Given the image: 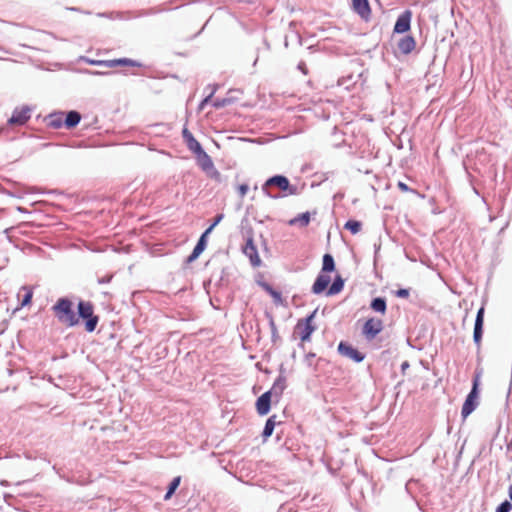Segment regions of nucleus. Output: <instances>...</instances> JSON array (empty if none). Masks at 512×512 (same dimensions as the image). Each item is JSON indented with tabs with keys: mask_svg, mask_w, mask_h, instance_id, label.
Segmentation results:
<instances>
[{
	"mask_svg": "<svg viewBox=\"0 0 512 512\" xmlns=\"http://www.w3.org/2000/svg\"><path fill=\"white\" fill-rule=\"evenodd\" d=\"M262 191L272 199L298 194L297 186L292 185L284 175H274L268 178L262 185Z\"/></svg>",
	"mask_w": 512,
	"mask_h": 512,
	"instance_id": "nucleus-1",
	"label": "nucleus"
},
{
	"mask_svg": "<svg viewBox=\"0 0 512 512\" xmlns=\"http://www.w3.org/2000/svg\"><path fill=\"white\" fill-rule=\"evenodd\" d=\"M51 309L60 323L68 327L76 326L79 323L73 309V302L68 297L59 298Z\"/></svg>",
	"mask_w": 512,
	"mask_h": 512,
	"instance_id": "nucleus-2",
	"label": "nucleus"
},
{
	"mask_svg": "<svg viewBox=\"0 0 512 512\" xmlns=\"http://www.w3.org/2000/svg\"><path fill=\"white\" fill-rule=\"evenodd\" d=\"M78 319L81 318L85 321V329L88 332H93L99 322V317L94 314L93 304L89 301H79L77 305Z\"/></svg>",
	"mask_w": 512,
	"mask_h": 512,
	"instance_id": "nucleus-3",
	"label": "nucleus"
},
{
	"mask_svg": "<svg viewBox=\"0 0 512 512\" xmlns=\"http://www.w3.org/2000/svg\"><path fill=\"white\" fill-rule=\"evenodd\" d=\"M31 108L24 105L20 108H15L12 116L8 119V124L11 126H22L31 118Z\"/></svg>",
	"mask_w": 512,
	"mask_h": 512,
	"instance_id": "nucleus-4",
	"label": "nucleus"
},
{
	"mask_svg": "<svg viewBox=\"0 0 512 512\" xmlns=\"http://www.w3.org/2000/svg\"><path fill=\"white\" fill-rule=\"evenodd\" d=\"M383 329V322L380 319L369 318L363 326L362 333L367 340H373Z\"/></svg>",
	"mask_w": 512,
	"mask_h": 512,
	"instance_id": "nucleus-5",
	"label": "nucleus"
},
{
	"mask_svg": "<svg viewBox=\"0 0 512 512\" xmlns=\"http://www.w3.org/2000/svg\"><path fill=\"white\" fill-rule=\"evenodd\" d=\"M338 352L342 356L352 359L356 363H360L365 359V354L354 348L352 345L345 341H341L338 344Z\"/></svg>",
	"mask_w": 512,
	"mask_h": 512,
	"instance_id": "nucleus-6",
	"label": "nucleus"
},
{
	"mask_svg": "<svg viewBox=\"0 0 512 512\" xmlns=\"http://www.w3.org/2000/svg\"><path fill=\"white\" fill-rule=\"evenodd\" d=\"M412 12L410 10L403 11L397 18L393 32L398 34L406 33L411 28Z\"/></svg>",
	"mask_w": 512,
	"mask_h": 512,
	"instance_id": "nucleus-7",
	"label": "nucleus"
},
{
	"mask_svg": "<svg viewBox=\"0 0 512 512\" xmlns=\"http://www.w3.org/2000/svg\"><path fill=\"white\" fill-rule=\"evenodd\" d=\"M243 253L249 258L250 264L253 267H259L261 265L262 261L252 237L247 238L246 244L243 247Z\"/></svg>",
	"mask_w": 512,
	"mask_h": 512,
	"instance_id": "nucleus-8",
	"label": "nucleus"
},
{
	"mask_svg": "<svg viewBox=\"0 0 512 512\" xmlns=\"http://www.w3.org/2000/svg\"><path fill=\"white\" fill-rule=\"evenodd\" d=\"M484 306L480 307L477 311L475 323H474V331H473V340L477 346H480L482 336H483V326H484Z\"/></svg>",
	"mask_w": 512,
	"mask_h": 512,
	"instance_id": "nucleus-9",
	"label": "nucleus"
},
{
	"mask_svg": "<svg viewBox=\"0 0 512 512\" xmlns=\"http://www.w3.org/2000/svg\"><path fill=\"white\" fill-rule=\"evenodd\" d=\"M478 396L479 393L474 391H470L466 396V399L463 403L461 415L463 418L468 417L478 406Z\"/></svg>",
	"mask_w": 512,
	"mask_h": 512,
	"instance_id": "nucleus-10",
	"label": "nucleus"
},
{
	"mask_svg": "<svg viewBox=\"0 0 512 512\" xmlns=\"http://www.w3.org/2000/svg\"><path fill=\"white\" fill-rule=\"evenodd\" d=\"M271 392H264L261 396H259L256 400V410L257 413L261 416H264L269 413L272 402Z\"/></svg>",
	"mask_w": 512,
	"mask_h": 512,
	"instance_id": "nucleus-11",
	"label": "nucleus"
},
{
	"mask_svg": "<svg viewBox=\"0 0 512 512\" xmlns=\"http://www.w3.org/2000/svg\"><path fill=\"white\" fill-rule=\"evenodd\" d=\"M331 282V278L329 275L320 272L311 288L313 294L319 295L323 293L326 289L328 290V285Z\"/></svg>",
	"mask_w": 512,
	"mask_h": 512,
	"instance_id": "nucleus-12",
	"label": "nucleus"
},
{
	"mask_svg": "<svg viewBox=\"0 0 512 512\" xmlns=\"http://www.w3.org/2000/svg\"><path fill=\"white\" fill-rule=\"evenodd\" d=\"M352 9L364 20H368L371 15V8L368 0H352Z\"/></svg>",
	"mask_w": 512,
	"mask_h": 512,
	"instance_id": "nucleus-13",
	"label": "nucleus"
},
{
	"mask_svg": "<svg viewBox=\"0 0 512 512\" xmlns=\"http://www.w3.org/2000/svg\"><path fill=\"white\" fill-rule=\"evenodd\" d=\"M194 155L196 157L197 164L204 172L209 173L210 170H213L214 163L203 148H201L199 152H195Z\"/></svg>",
	"mask_w": 512,
	"mask_h": 512,
	"instance_id": "nucleus-14",
	"label": "nucleus"
},
{
	"mask_svg": "<svg viewBox=\"0 0 512 512\" xmlns=\"http://www.w3.org/2000/svg\"><path fill=\"white\" fill-rule=\"evenodd\" d=\"M286 387H287L286 377L284 376L283 372L281 371L279 376L274 381L273 386L271 387L270 390H268V392H271V395L278 400L281 397L284 390L286 389Z\"/></svg>",
	"mask_w": 512,
	"mask_h": 512,
	"instance_id": "nucleus-15",
	"label": "nucleus"
},
{
	"mask_svg": "<svg viewBox=\"0 0 512 512\" xmlns=\"http://www.w3.org/2000/svg\"><path fill=\"white\" fill-rule=\"evenodd\" d=\"M182 137L187 146V148L194 154L195 152H199L202 148L201 144L195 139L193 134L187 129L183 128Z\"/></svg>",
	"mask_w": 512,
	"mask_h": 512,
	"instance_id": "nucleus-16",
	"label": "nucleus"
},
{
	"mask_svg": "<svg viewBox=\"0 0 512 512\" xmlns=\"http://www.w3.org/2000/svg\"><path fill=\"white\" fill-rule=\"evenodd\" d=\"M316 310L305 318V324L300 332V339L304 341L310 340L311 334L314 332L315 327L312 325V321L315 317Z\"/></svg>",
	"mask_w": 512,
	"mask_h": 512,
	"instance_id": "nucleus-17",
	"label": "nucleus"
},
{
	"mask_svg": "<svg viewBox=\"0 0 512 512\" xmlns=\"http://www.w3.org/2000/svg\"><path fill=\"white\" fill-rule=\"evenodd\" d=\"M415 46V39L410 35L403 36L401 39H399L397 43L399 51L405 55L411 53L414 50Z\"/></svg>",
	"mask_w": 512,
	"mask_h": 512,
	"instance_id": "nucleus-18",
	"label": "nucleus"
},
{
	"mask_svg": "<svg viewBox=\"0 0 512 512\" xmlns=\"http://www.w3.org/2000/svg\"><path fill=\"white\" fill-rule=\"evenodd\" d=\"M81 121V114L76 110H70L64 114V126L67 129L76 127Z\"/></svg>",
	"mask_w": 512,
	"mask_h": 512,
	"instance_id": "nucleus-19",
	"label": "nucleus"
},
{
	"mask_svg": "<svg viewBox=\"0 0 512 512\" xmlns=\"http://www.w3.org/2000/svg\"><path fill=\"white\" fill-rule=\"evenodd\" d=\"M117 66L141 67V63L129 58H118L108 60V68H114Z\"/></svg>",
	"mask_w": 512,
	"mask_h": 512,
	"instance_id": "nucleus-20",
	"label": "nucleus"
},
{
	"mask_svg": "<svg viewBox=\"0 0 512 512\" xmlns=\"http://www.w3.org/2000/svg\"><path fill=\"white\" fill-rule=\"evenodd\" d=\"M259 286L267 292L274 300L276 304L282 303L281 292L275 290L269 283L265 281L258 282Z\"/></svg>",
	"mask_w": 512,
	"mask_h": 512,
	"instance_id": "nucleus-21",
	"label": "nucleus"
},
{
	"mask_svg": "<svg viewBox=\"0 0 512 512\" xmlns=\"http://www.w3.org/2000/svg\"><path fill=\"white\" fill-rule=\"evenodd\" d=\"M206 246H207V240L198 239L192 253L187 257L186 262L192 263L193 261H195L201 255V253L205 250Z\"/></svg>",
	"mask_w": 512,
	"mask_h": 512,
	"instance_id": "nucleus-22",
	"label": "nucleus"
},
{
	"mask_svg": "<svg viewBox=\"0 0 512 512\" xmlns=\"http://www.w3.org/2000/svg\"><path fill=\"white\" fill-rule=\"evenodd\" d=\"M48 126L54 129H59L64 126V113H52L48 116Z\"/></svg>",
	"mask_w": 512,
	"mask_h": 512,
	"instance_id": "nucleus-23",
	"label": "nucleus"
},
{
	"mask_svg": "<svg viewBox=\"0 0 512 512\" xmlns=\"http://www.w3.org/2000/svg\"><path fill=\"white\" fill-rule=\"evenodd\" d=\"M344 288V279L340 276V275H337L331 286L328 288L326 294L328 296H332V295H336L338 294L339 292H341Z\"/></svg>",
	"mask_w": 512,
	"mask_h": 512,
	"instance_id": "nucleus-24",
	"label": "nucleus"
},
{
	"mask_svg": "<svg viewBox=\"0 0 512 512\" xmlns=\"http://www.w3.org/2000/svg\"><path fill=\"white\" fill-rule=\"evenodd\" d=\"M276 418H277L276 415H272L266 420L264 429L262 431V437L264 440H267L273 434L274 428H275L276 424L278 423L276 421Z\"/></svg>",
	"mask_w": 512,
	"mask_h": 512,
	"instance_id": "nucleus-25",
	"label": "nucleus"
},
{
	"mask_svg": "<svg viewBox=\"0 0 512 512\" xmlns=\"http://www.w3.org/2000/svg\"><path fill=\"white\" fill-rule=\"evenodd\" d=\"M334 270H335V261H334L333 256L329 253L324 254L323 258H322L321 272L327 274V273L333 272Z\"/></svg>",
	"mask_w": 512,
	"mask_h": 512,
	"instance_id": "nucleus-26",
	"label": "nucleus"
},
{
	"mask_svg": "<svg viewBox=\"0 0 512 512\" xmlns=\"http://www.w3.org/2000/svg\"><path fill=\"white\" fill-rule=\"evenodd\" d=\"M373 311L384 314L387 309L386 299L384 297H375L370 303Z\"/></svg>",
	"mask_w": 512,
	"mask_h": 512,
	"instance_id": "nucleus-27",
	"label": "nucleus"
},
{
	"mask_svg": "<svg viewBox=\"0 0 512 512\" xmlns=\"http://www.w3.org/2000/svg\"><path fill=\"white\" fill-rule=\"evenodd\" d=\"M311 220V215L309 212H304L299 214L297 217L291 219L289 221L290 225H296L297 223L300 224L301 227H306L309 225Z\"/></svg>",
	"mask_w": 512,
	"mask_h": 512,
	"instance_id": "nucleus-28",
	"label": "nucleus"
},
{
	"mask_svg": "<svg viewBox=\"0 0 512 512\" xmlns=\"http://www.w3.org/2000/svg\"><path fill=\"white\" fill-rule=\"evenodd\" d=\"M180 482H181V477L180 476H176L172 479V481L169 483L168 485V489L164 495V500L167 501L169 500L173 494L175 493V491L177 490V488L179 487L180 485Z\"/></svg>",
	"mask_w": 512,
	"mask_h": 512,
	"instance_id": "nucleus-29",
	"label": "nucleus"
},
{
	"mask_svg": "<svg viewBox=\"0 0 512 512\" xmlns=\"http://www.w3.org/2000/svg\"><path fill=\"white\" fill-rule=\"evenodd\" d=\"M21 291L24 292L20 302L21 307L29 305L33 298V289L30 286H22Z\"/></svg>",
	"mask_w": 512,
	"mask_h": 512,
	"instance_id": "nucleus-30",
	"label": "nucleus"
},
{
	"mask_svg": "<svg viewBox=\"0 0 512 512\" xmlns=\"http://www.w3.org/2000/svg\"><path fill=\"white\" fill-rule=\"evenodd\" d=\"M235 101H236L235 98L227 96V97H224V98H216L213 101L212 105H213L214 108L220 109V108H224L226 106H229V105L233 104Z\"/></svg>",
	"mask_w": 512,
	"mask_h": 512,
	"instance_id": "nucleus-31",
	"label": "nucleus"
},
{
	"mask_svg": "<svg viewBox=\"0 0 512 512\" xmlns=\"http://www.w3.org/2000/svg\"><path fill=\"white\" fill-rule=\"evenodd\" d=\"M361 227L362 223L355 219L348 220L344 225V228L349 230L352 234H357L361 230Z\"/></svg>",
	"mask_w": 512,
	"mask_h": 512,
	"instance_id": "nucleus-32",
	"label": "nucleus"
},
{
	"mask_svg": "<svg viewBox=\"0 0 512 512\" xmlns=\"http://www.w3.org/2000/svg\"><path fill=\"white\" fill-rule=\"evenodd\" d=\"M80 61L86 62L90 65L101 66L108 68V60H95L85 56L80 57Z\"/></svg>",
	"mask_w": 512,
	"mask_h": 512,
	"instance_id": "nucleus-33",
	"label": "nucleus"
},
{
	"mask_svg": "<svg viewBox=\"0 0 512 512\" xmlns=\"http://www.w3.org/2000/svg\"><path fill=\"white\" fill-rule=\"evenodd\" d=\"M79 72L86 74V75H93V76H105V75H110L113 73L111 71H97V70H90V69H81V70H79Z\"/></svg>",
	"mask_w": 512,
	"mask_h": 512,
	"instance_id": "nucleus-34",
	"label": "nucleus"
},
{
	"mask_svg": "<svg viewBox=\"0 0 512 512\" xmlns=\"http://www.w3.org/2000/svg\"><path fill=\"white\" fill-rule=\"evenodd\" d=\"M511 510H512V503L508 500H504L497 506L495 512H511Z\"/></svg>",
	"mask_w": 512,
	"mask_h": 512,
	"instance_id": "nucleus-35",
	"label": "nucleus"
},
{
	"mask_svg": "<svg viewBox=\"0 0 512 512\" xmlns=\"http://www.w3.org/2000/svg\"><path fill=\"white\" fill-rule=\"evenodd\" d=\"M269 325H270L271 334H272V341L276 342V340L279 338V336H278L276 324L272 317H270Z\"/></svg>",
	"mask_w": 512,
	"mask_h": 512,
	"instance_id": "nucleus-36",
	"label": "nucleus"
},
{
	"mask_svg": "<svg viewBox=\"0 0 512 512\" xmlns=\"http://www.w3.org/2000/svg\"><path fill=\"white\" fill-rule=\"evenodd\" d=\"M481 371H476L475 376L473 378L472 388L470 391H474L479 393V382H480Z\"/></svg>",
	"mask_w": 512,
	"mask_h": 512,
	"instance_id": "nucleus-37",
	"label": "nucleus"
},
{
	"mask_svg": "<svg viewBox=\"0 0 512 512\" xmlns=\"http://www.w3.org/2000/svg\"><path fill=\"white\" fill-rule=\"evenodd\" d=\"M207 175L210 178L215 179L216 181L221 180V174L218 170L215 169V167H213V170H210L209 173H207Z\"/></svg>",
	"mask_w": 512,
	"mask_h": 512,
	"instance_id": "nucleus-38",
	"label": "nucleus"
},
{
	"mask_svg": "<svg viewBox=\"0 0 512 512\" xmlns=\"http://www.w3.org/2000/svg\"><path fill=\"white\" fill-rule=\"evenodd\" d=\"M409 290L405 288H401L395 292V295L399 298H407L409 296Z\"/></svg>",
	"mask_w": 512,
	"mask_h": 512,
	"instance_id": "nucleus-39",
	"label": "nucleus"
},
{
	"mask_svg": "<svg viewBox=\"0 0 512 512\" xmlns=\"http://www.w3.org/2000/svg\"><path fill=\"white\" fill-rule=\"evenodd\" d=\"M219 85L218 84H209L206 86L205 90H209L208 94H211V98H213L214 94L218 90Z\"/></svg>",
	"mask_w": 512,
	"mask_h": 512,
	"instance_id": "nucleus-40",
	"label": "nucleus"
},
{
	"mask_svg": "<svg viewBox=\"0 0 512 512\" xmlns=\"http://www.w3.org/2000/svg\"><path fill=\"white\" fill-rule=\"evenodd\" d=\"M249 190V186L247 184H241L238 187V191L241 197H244Z\"/></svg>",
	"mask_w": 512,
	"mask_h": 512,
	"instance_id": "nucleus-41",
	"label": "nucleus"
},
{
	"mask_svg": "<svg viewBox=\"0 0 512 512\" xmlns=\"http://www.w3.org/2000/svg\"><path fill=\"white\" fill-rule=\"evenodd\" d=\"M211 94H207L206 97L200 102L199 110H203L204 107L211 101Z\"/></svg>",
	"mask_w": 512,
	"mask_h": 512,
	"instance_id": "nucleus-42",
	"label": "nucleus"
},
{
	"mask_svg": "<svg viewBox=\"0 0 512 512\" xmlns=\"http://www.w3.org/2000/svg\"><path fill=\"white\" fill-rule=\"evenodd\" d=\"M224 215L223 214H218L216 215L214 221L212 222L211 225H214V228L221 222V220L223 219Z\"/></svg>",
	"mask_w": 512,
	"mask_h": 512,
	"instance_id": "nucleus-43",
	"label": "nucleus"
},
{
	"mask_svg": "<svg viewBox=\"0 0 512 512\" xmlns=\"http://www.w3.org/2000/svg\"><path fill=\"white\" fill-rule=\"evenodd\" d=\"M398 188L404 192L410 191V188L407 186V184L401 181L398 182Z\"/></svg>",
	"mask_w": 512,
	"mask_h": 512,
	"instance_id": "nucleus-44",
	"label": "nucleus"
},
{
	"mask_svg": "<svg viewBox=\"0 0 512 512\" xmlns=\"http://www.w3.org/2000/svg\"><path fill=\"white\" fill-rule=\"evenodd\" d=\"M315 357V354L314 353H308L306 356H305V361L306 363L311 366L312 365V359Z\"/></svg>",
	"mask_w": 512,
	"mask_h": 512,
	"instance_id": "nucleus-45",
	"label": "nucleus"
},
{
	"mask_svg": "<svg viewBox=\"0 0 512 512\" xmlns=\"http://www.w3.org/2000/svg\"><path fill=\"white\" fill-rule=\"evenodd\" d=\"M298 69L303 72L304 74H307V67H306V64L305 62L301 61L299 62L298 64Z\"/></svg>",
	"mask_w": 512,
	"mask_h": 512,
	"instance_id": "nucleus-46",
	"label": "nucleus"
},
{
	"mask_svg": "<svg viewBox=\"0 0 512 512\" xmlns=\"http://www.w3.org/2000/svg\"><path fill=\"white\" fill-rule=\"evenodd\" d=\"M111 279H112L111 275L110 276H105V277L99 278L98 282L100 284L109 283L111 281Z\"/></svg>",
	"mask_w": 512,
	"mask_h": 512,
	"instance_id": "nucleus-47",
	"label": "nucleus"
},
{
	"mask_svg": "<svg viewBox=\"0 0 512 512\" xmlns=\"http://www.w3.org/2000/svg\"><path fill=\"white\" fill-rule=\"evenodd\" d=\"M410 367V364L408 361H404L402 364H401V371L402 372H405L406 369H408Z\"/></svg>",
	"mask_w": 512,
	"mask_h": 512,
	"instance_id": "nucleus-48",
	"label": "nucleus"
},
{
	"mask_svg": "<svg viewBox=\"0 0 512 512\" xmlns=\"http://www.w3.org/2000/svg\"><path fill=\"white\" fill-rule=\"evenodd\" d=\"M208 235H209V234H208L207 232H203V233L201 234V236H200V238H199V239H200V240H207Z\"/></svg>",
	"mask_w": 512,
	"mask_h": 512,
	"instance_id": "nucleus-49",
	"label": "nucleus"
},
{
	"mask_svg": "<svg viewBox=\"0 0 512 512\" xmlns=\"http://www.w3.org/2000/svg\"><path fill=\"white\" fill-rule=\"evenodd\" d=\"M208 235H209V234H208L207 232H203V233L201 234V236H200V238H199V239H200V240H207Z\"/></svg>",
	"mask_w": 512,
	"mask_h": 512,
	"instance_id": "nucleus-50",
	"label": "nucleus"
},
{
	"mask_svg": "<svg viewBox=\"0 0 512 512\" xmlns=\"http://www.w3.org/2000/svg\"><path fill=\"white\" fill-rule=\"evenodd\" d=\"M214 229V225H210L204 232H207L208 234H210Z\"/></svg>",
	"mask_w": 512,
	"mask_h": 512,
	"instance_id": "nucleus-51",
	"label": "nucleus"
},
{
	"mask_svg": "<svg viewBox=\"0 0 512 512\" xmlns=\"http://www.w3.org/2000/svg\"><path fill=\"white\" fill-rule=\"evenodd\" d=\"M508 495H509L510 500L512 501V484L509 486Z\"/></svg>",
	"mask_w": 512,
	"mask_h": 512,
	"instance_id": "nucleus-52",
	"label": "nucleus"
},
{
	"mask_svg": "<svg viewBox=\"0 0 512 512\" xmlns=\"http://www.w3.org/2000/svg\"><path fill=\"white\" fill-rule=\"evenodd\" d=\"M345 82H346V80H345V79H339V80H338V85H339V86L345 85Z\"/></svg>",
	"mask_w": 512,
	"mask_h": 512,
	"instance_id": "nucleus-53",
	"label": "nucleus"
},
{
	"mask_svg": "<svg viewBox=\"0 0 512 512\" xmlns=\"http://www.w3.org/2000/svg\"><path fill=\"white\" fill-rule=\"evenodd\" d=\"M10 498H12V495H10V494H4V499H5V501H6V502H7V501H8V499H10Z\"/></svg>",
	"mask_w": 512,
	"mask_h": 512,
	"instance_id": "nucleus-54",
	"label": "nucleus"
},
{
	"mask_svg": "<svg viewBox=\"0 0 512 512\" xmlns=\"http://www.w3.org/2000/svg\"><path fill=\"white\" fill-rule=\"evenodd\" d=\"M507 449L508 450H512V439L510 440V442L507 444Z\"/></svg>",
	"mask_w": 512,
	"mask_h": 512,
	"instance_id": "nucleus-55",
	"label": "nucleus"
},
{
	"mask_svg": "<svg viewBox=\"0 0 512 512\" xmlns=\"http://www.w3.org/2000/svg\"><path fill=\"white\" fill-rule=\"evenodd\" d=\"M0 484H1V485H7V481L2 480V481L0 482Z\"/></svg>",
	"mask_w": 512,
	"mask_h": 512,
	"instance_id": "nucleus-56",
	"label": "nucleus"
},
{
	"mask_svg": "<svg viewBox=\"0 0 512 512\" xmlns=\"http://www.w3.org/2000/svg\"><path fill=\"white\" fill-rule=\"evenodd\" d=\"M473 191H474L475 194L479 195V192H478V190L475 187L473 188Z\"/></svg>",
	"mask_w": 512,
	"mask_h": 512,
	"instance_id": "nucleus-57",
	"label": "nucleus"
},
{
	"mask_svg": "<svg viewBox=\"0 0 512 512\" xmlns=\"http://www.w3.org/2000/svg\"><path fill=\"white\" fill-rule=\"evenodd\" d=\"M18 211H20V212H24V211H25V209H24V208H22V207H18Z\"/></svg>",
	"mask_w": 512,
	"mask_h": 512,
	"instance_id": "nucleus-58",
	"label": "nucleus"
},
{
	"mask_svg": "<svg viewBox=\"0 0 512 512\" xmlns=\"http://www.w3.org/2000/svg\"><path fill=\"white\" fill-rule=\"evenodd\" d=\"M257 62H258V57L255 59L253 65L255 66Z\"/></svg>",
	"mask_w": 512,
	"mask_h": 512,
	"instance_id": "nucleus-59",
	"label": "nucleus"
}]
</instances>
